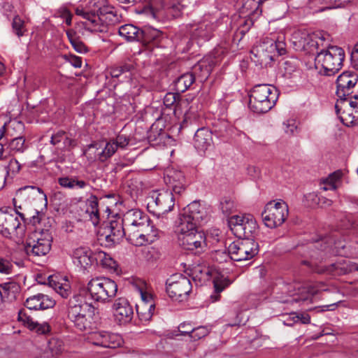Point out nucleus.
<instances>
[{
  "label": "nucleus",
  "instance_id": "obj_62",
  "mask_svg": "<svg viewBox=\"0 0 358 358\" xmlns=\"http://www.w3.org/2000/svg\"><path fill=\"white\" fill-rule=\"evenodd\" d=\"M29 329L36 331V332L40 334H45L50 331V327L48 322L38 323L34 320Z\"/></svg>",
  "mask_w": 358,
  "mask_h": 358
},
{
  "label": "nucleus",
  "instance_id": "obj_38",
  "mask_svg": "<svg viewBox=\"0 0 358 358\" xmlns=\"http://www.w3.org/2000/svg\"><path fill=\"white\" fill-rule=\"evenodd\" d=\"M141 32V29L131 24L122 25L118 29L120 36L129 42L140 41Z\"/></svg>",
  "mask_w": 358,
  "mask_h": 358
},
{
  "label": "nucleus",
  "instance_id": "obj_11",
  "mask_svg": "<svg viewBox=\"0 0 358 358\" xmlns=\"http://www.w3.org/2000/svg\"><path fill=\"white\" fill-rule=\"evenodd\" d=\"M217 25L207 20L195 24H189L185 27V34L180 42V45H186V48L189 49L192 45L193 41H196L197 43L201 41H208L213 35V32L215 30Z\"/></svg>",
  "mask_w": 358,
  "mask_h": 358
},
{
  "label": "nucleus",
  "instance_id": "obj_55",
  "mask_svg": "<svg viewBox=\"0 0 358 358\" xmlns=\"http://www.w3.org/2000/svg\"><path fill=\"white\" fill-rule=\"evenodd\" d=\"M14 262L8 257L0 255V273L10 275L13 273Z\"/></svg>",
  "mask_w": 358,
  "mask_h": 358
},
{
  "label": "nucleus",
  "instance_id": "obj_63",
  "mask_svg": "<svg viewBox=\"0 0 358 358\" xmlns=\"http://www.w3.org/2000/svg\"><path fill=\"white\" fill-rule=\"evenodd\" d=\"M117 145V149H124L129 143L130 139L126 135L118 134L112 138Z\"/></svg>",
  "mask_w": 358,
  "mask_h": 358
},
{
  "label": "nucleus",
  "instance_id": "obj_2",
  "mask_svg": "<svg viewBox=\"0 0 358 358\" xmlns=\"http://www.w3.org/2000/svg\"><path fill=\"white\" fill-rule=\"evenodd\" d=\"M104 0H90L85 8H77L76 13L83 17L84 27L91 32H105L108 25L117 20L115 8Z\"/></svg>",
  "mask_w": 358,
  "mask_h": 358
},
{
  "label": "nucleus",
  "instance_id": "obj_14",
  "mask_svg": "<svg viewBox=\"0 0 358 358\" xmlns=\"http://www.w3.org/2000/svg\"><path fill=\"white\" fill-rule=\"evenodd\" d=\"M288 215V206L283 201L268 202L262 217L264 224L271 229L282 225Z\"/></svg>",
  "mask_w": 358,
  "mask_h": 358
},
{
  "label": "nucleus",
  "instance_id": "obj_24",
  "mask_svg": "<svg viewBox=\"0 0 358 358\" xmlns=\"http://www.w3.org/2000/svg\"><path fill=\"white\" fill-rule=\"evenodd\" d=\"M183 213L189 217L197 225H201L208 220V214L206 208L196 201L187 205L183 209Z\"/></svg>",
  "mask_w": 358,
  "mask_h": 358
},
{
  "label": "nucleus",
  "instance_id": "obj_43",
  "mask_svg": "<svg viewBox=\"0 0 358 358\" xmlns=\"http://www.w3.org/2000/svg\"><path fill=\"white\" fill-rule=\"evenodd\" d=\"M197 0H170L166 5V8L170 10L173 16H177L182 10L194 6Z\"/></svg>",
  "mask_w": 358,
  "mask_h": 358
},
{
  "label": "nucleus",
  "instance_id": "obj_25",
  "mask_svg": "<svg viewBox=\"0 0 358 358\" xmlns=\"http://www.w3.org/2000/svg\"><path fill=\"white\" fill-rule=\"evenodd\" d=\"M183 213L189 217L197 225H201L208 220V214L206 208L196 201L187 205L183 209Z\"/></svg>",
  "mask_w": 358,
  "mask_h": 358
},
{
  "label": "nucleus",
  "instance_id": "obj_22",
  "mask_svg": "<svg viewBox=\"0 0 358 358\" xmlns=\"http://www.w3.org/2000/svg\"><path fill=\"white\" fill-rule=\"evenodd\" d=\"M140 294L141 301L136 304V312L141 321L148 322L153 315L155 305L150 294L141 290Z\"/></svg>",
  "mask_w": 358,
  "mask_h": 358
},
{
  "label": "nucleus",
  "instance_id": "obj_59",
  "mask_svg": "<svg viewBox=\"0 0 358 358\" xmlns=\"http://www.w3.org/2000/svg\"><path fill=\"white\" fill-rule=\"evenodd\" d=\"M336 103L345 108L350 107L354 110H358V96H355L353 98L349 96L340 97L337 100Z\"/></svg>",
  "mask_w": 358,
  "mask_h": 358
},
{
  "label": "nucleus",
  "instance_id": "obj_42",
  "mask_svg": "<svg viewBox=\"0 0 358 358\" xmlns=\"http://www.w3.org/2000/svg\"><path fill=\"white\" fill-rule=\"evenodd\" d=\"M1 166L3 167L4 171L6 172L4 180L8 178L12 179L15 176H16L20 172L21 169L20 164L16 159L13 157H10L6 159H2Z\"/></svg>",
  "mask_w": 358,
  "mask_h": 358
},
{
  "label": "nucleus",
  "instance_id": "obj_13",
  "mask_svg": "<svg viewBox=\"0 0 358 358\" xmlns=\"http://www.w3.org/2000/svg\"><path fill=\"white\" fill-rule=\"evenodd\" d=\"M285 52V42L274 37H266L259 45L252 50V53L259 58L261 63L273 60L276 55H282Z\"/></svg>",
  "mask_w": 358,
  "mask_h": 358
},
{
  "label": "nucleus",
  "instance_id": "obj_60",
  "mask_svg": "<svg viewBox=\"0 0 358 358\" xmlns=\"http://www.w3.org/2000/svg\"><path fill=\"white\" fill-rule=\"evenodd\" d=\"M209 329L204 326H200L196 328L192 327V334H190V338L193 341H196L205 337L209 334Z\"/></svg>",
  "mask_w": 358,
  "mask_h": 358
},
{
  "label": "nucleus",
  "instance_id": "obj_3",
  "mask_svg": "<svg viewBox=\"0 0 358 358\" xmlns=\"http://www.w3.org/2000/svg\"><path fill=\"white\" fill-rule=\"evenodd\" d=\"M330 252L333 254L338 252V251H334V249L330 248L329 245L324 243L320 251L314 252L310 255V262L303 261V263L308 265L314 272L320 274L342 275L358 271V264L347 259L340 258L334 263L327 264V253Z\"/></svg>",
  "mask_w": 358,
  "mask_h": 358
},
{
  "label": "nucleus",
  "instance_id": "obj_4",
  "mask_svg": "<svg viewBox=\"0 0 358 358\" xmlns=\"http://www.w3.org/2000/svg\"><path fill=\"white\" fill-rule=\"evenodd\" d=\"M15 216L25 225L28 210L30 206L34 208L47 207V196L42 189L35 186H25L19 189L13 199Z\"/></svg>",
  "mask_w": 358,
  "mask_h": 358
},
{
  "label": "nucleus",
  "instance_id": "obj_9",
  "mask_svg": "<svg viewBox=\"0 0 358 358\" xmlns=\"http://www.w3.org/2000/svg\"><path fill=\"white\" fill-rule=\"evenodd\" d=\"M25 225L11 210L0 208V234L3 237L20 242L24 236Z\"/></svg>",
  "mask_w": 358,
  "mask_h": 358
},
{
  "label": "nucleus",
  "instance_id": "obj_35",
  "mask_svg": "<svg viewBox=\"0 0 358 358\" xmlns=\"http://www.w3.org/2000/svg\"><path fill=\"white\" fill-rule=\"evenodd\" d=\"M335 108L341 121L347 127H350L358 122V110H354L350 107L345 108L336 103Z\"/></svg>",
  "mask_w": 358,
  "mask_h": 358
},
{
  "label": "nucleus",
  "instance_id": "obj_12",
  "mask_svg": "<svg viewBox=\"0 0 358 358\" xmlns=\"http://www.w3.org/2000/svg\"><path fill=\"white\" fill-rule=\"evenodd\" d=\"M229 227L239 239L251 238L257 229V223L250 214L232 215L228 219Z\"/></svg>",
  "mask_w": 358,
  "mask_h": 358
},
{
  "label": "nucleus",
  "instance_id": "obj_50",
  "mask_svg": "<svg viewBox=\"0 0 358 358\" xmlns=\"http://www.w3.org/2000/svg\"><path fill=\"white\" fill-rule=\"evenodd\" d=\"M117 145L112 138L106 142L101 152L97 154V159L101 162H106L110 158L117 150Z\"/></svg>",
  "mask_w": 358,
  "mask_h": 358
},
{
  "label": "nucleus",
  "instance_id": "obj_53",
  "mask_svg": "<svg viewBox=\"0 0 358 358\" xmlns=\"http://www.w3.org/2000/svg\"><path fill=\"white\" fill-rule=\"evenodd\" d=\"M133 65L130 64H124L122 66L112 68L110 70V76L113 78H120L124 75L125 78L130 77V72L133 69Z\"/></svg>",
  "mask_w": 358,
  "mask_h": 358
},
{
  "label": "nucleus",
  "instance_id": "obj_52",
  "mask_svg": "<svg viewBox=\"0 0 358 358\" xmlns=\"http://www.w3.org/2000/svg\"><path fill=\"white\" fill-rule=\"evenodd\" d=\"M341 177V172H334L329 176L328 178L323 180V186L321 189L324 191L335 190L337 188L336 182Z\"/></svg>",
  "mask_w": 358,
  "mask_h": 358
},
{
  "label": "nucleus",
  "instance_id": "obj_30",
  "mask_svg": "<svg viewBox=\"0 0 358 358\" xmlns=\"http://www.w3.org/2000/svg\"><path fill=\"white\" fill-rule=\"evenodd\" d=\"M140 42L153 47H162L165 39L164 34L158 29L145 27L141 29Z\"/></svg>",
  "mask_w": 358,
  "mask_h": 358
},
{
  "label": "nucleus",
  "instance_id": "obj_26",
  "mask_svg": "<svg viewBox=\"0 0 358 358\" xmlns=\"http://www.w3.org/2000/svg\"><path fill=\"white\" fill-rule=\"evenodd\" d=\"M164 180L176 194H182L185 189L186 180L181 171L173 169L167 171L164 176Z\"/></svg>",
  "mask_w": 358,
  "mask_h": 358
},
{
  "label": "nucleus",
  "instance_id": "obj_45",
  "mask_svg": "<svg viewBox=\"0 0 358 358\" xmlns=\"http://www.w3.org/2000/svg\"><path fill=\"white\" fill-rule=\"evenodd\" d=\"M98 203V199L95 196H91L87 201L86 213H89L90 218L94 225H97L99 222Z\"/></svg>",
  "mask_w": 358,
  "mask_h": 358
},
{
  "label": "nucleus",
  "instance_id": "obj_58",
  "mask_svg": "<svg viewBox=\"0 0 358 358\" xmlns=\"http://www.w3.org/2000/svg\"><path fill=\"white\" fill-rule=\"evenodd\" d=\"M106 342H107V348H116L122 343V338L120 334L106 331Z\"/></svg>",
  "mask_w": 358,
  "mask_h": 358
},
{
  "label": "nucleus",
  "instance_id": "obj_47",
  "mask_svg": "<svg viewBox=\"0 0 358 358\" xmlns=\"http://www.w3.org/2000/svg\"><path fill=\"white\" fill-rule=\"evenodd\" d=\"M94 258L97 264L99 263L103 267L115 270L117 266L112 257L103 251L95 252Z\"/></svg>",
  "mask_w": 358,
  "mask_h": 358
},
{
  "label": "nucleus",
  "instance_id": "obj_37",
  "mask_svg": "<svg viewBox=\"0 0 358 358\" xmlns=\"http://www.w3.org/2000/svg\"><path fill=\"white\" fill-rule=\"evenodd\" d=\"M95 308L89 310L85 313H79L75 316V318H69L74 324V326L80 331L86 330L90 328L93 319Z\"/></svg>",
  "mask_w": 358,
  "mask_h": 358
},
{
  "label": "nucleus",
  "instance_id": "obj_8",
  "mask_svg": "<svg viewBox=\"0 0 358 358\" xmlns=\"http://www.w3.org/2000/svg\"><path fill=\"white\" fill-rule=\"evenodd\" d=\"M87 291L92 300L105 303L110 302L116 296L117 285L108 278H94L88 282Z\"/></svg>",
  "mask_w": 358,
  "mask_h": 358
},
{
  "label": "nucleus",
  "instance_id": "obj_46",
  "mask_svg": "<svg viewBox=\"0 0 358 358\" xmlns=\"http://www.w3.org/2000/svg\"><path fill=\"white\" fill-rule=\"evenodd\" d=\"M66 32L71 45L76 52L85 53L88 51L87 47L81 41L80 36L73 29H68Z\"/></svg>",
  "mask_w": 358,
  "mask_h": 358
},
{
  "label": "nucleus",
  "instance_id": "obj_49",
  "mask_svg": "<svg viewBox=\"0 0 358 358\" xmlns=\"http://www.w3.org/2000/svg\"><path fill=\"white\" fill-rule=\"evenodd\" d=\"M63 350V342L57 338H52L49 341L45 355L48 358H55L62 353Z\"/></svg>",
  "mask_w": 358,
  "mask_h": 358
},
{
  "label": "nucleus",
  "instance_id": "obj_17",
  "mask_svg": "<svg viewBox=\"0 0 358 358\" xmlns=\"http://www.w3.org/2000/svg\"><path fill=\"white\" fill-rule=\"evenodd\" d=\"M104 237L107 244L112 245L119 243L123 237L127 240V232L122 218L111 220L104 224L101 237Z\"/></svg>",
  "mask_w": 358,
  "mask_h": 358
},
{
  "label": "nucleus",
  "instance_id": "obj_18",
  "mask_svg": "<svg viewBox=\"0 0 358 358\" xmlns=\"http://www.w3.org/2000/svg\"><path fill=\"white\" fill-rule=\"evenodd\" d=\"M180 245L186 250L197 254L206 246V236L203 231H195L178 236Z\"/></svg>",
  "mask_w": 358,
  "mask_h": 358
},
{
  "label": "nucleus",
  "instance_id": "obj_23",
  "mask_svg": "<svg viewBox=\"0 0 358 358\" xmlns=\"http://www.w3.org/2000/svg\"><path fill=\"white\" fill-rule=\"evenodd\" d=\"M183 213L189 217L197 225H201L208 220V214L206 208L196 201L187 205L183 209Z\"/></svg>",
  "mask_w": 358,
  "mask_h": 358
},
{
  "label": "nucleus",
  "instance_id": "obj_19",
  "mask_svg": "<svg viewBox=\"0 0 358 358\" xmlns=\"http://www.w3.org/2000/svg\"><path fill=\"white\" fill-rule=\"evenodd\" d=\"M52 236L48 230L42 231L33 243H29L25 246V250L29 255L44 256L47 255L51 248Z\"/></svg>",
  "mask_w": 358,
  "mask_h": 358
},
{
  "label": "nucleus",
  "instance_id": "obj_44",
  "mask_svg": "<svg viewBox=\"0 0 358 358\" xmlns=\"http://www.w3.org/2000/svg\"><path fill=\"white\" fill-rule=\"evenodd\" d=\"M195 76L192 73H187L180 76L175 81V87L178 92H185L194 83Z\"/></svg>",
  "mask_w": 358,
  "mask_h": 358
},
{
  "label": "nucleus",
  "instance_id": "obj_61",
  "mask_svg": "<svg viewBox=\"0 0 358 358\" xmlns=\"http://www.w3.org/2000/svg\"><path fill=\"white\" fill-rule=\"evenodd\" d=\"M199 70L202 72L201 77L206 79L210 74L212 66L210 64H207L206 61H201L194 66V73H196Z\"/></svg>",
  "mask_w": 358,
  "mask_h": 358
},
{
  "label": "nucleus",
  "instance_id": "obj_34",
  "mask_svg": "<svg viewBox=\"0 0 358 358\" xmlns=\"http://www.w3.org/2000/svg\"><path fill=\"white\" fill-rule=\"evenodd\" d=\"M24 130V125L22 122L17 120H11L8 122L5 123L0 129V139H1L3 136L8 138V137L13 138L21 136Z\"/></svg>",
  "mask_w": 358,
  "mask_h": 358
},
{
  "label": "nucleus",
  "instance_id": "obj_5",
  "mask_svg": "<svg viewBox=\"0 0 358 358\" xmlns=\"http://www.w3.org/2000/svg\"><path fill=\"white\" fill-rule=\"evenodd\" d=\"M315 66L320 72L326 76L337 73L343 66L345 59V51L338 46L327 45L326 42L315 52Z\"/></svg>",
  "mask_w": 358,
  "mask_h": 358
},
{
  "label": "nucleus",
  "instance_id": "obj_40",
  "mask_svg": "<svg viewBox=\"0 0 358 358\" xmlns=\"http://www.w3.org/2000/svg\"><path fill=\"white\" fill-rule=\"evenodd\" d=\"M48 282L55 292L63 298H67L71 294V286L66 278L59 281L55 280L52 276H50Z\"/></svg>",
  "mask_w": 358,
  "mask_h": 358
},
{
  "label": "nucleus",
  "instance_id": "obj_57",
  "mask_svg": "<svg viewBox=\"0 0 358 358\" xmlns=\"http://www.w3.org/2000/svg\"><path fill=\"white\" fill-rule=\"evenodd\" d=\"M298 322H301L302 324H309L310 322V317L306 313H292L284 323L286 325L291 326L293 323Z\"/></svg>",
  "mask_w": 358,
  "mask_h": 358
},
{
  "label": "nucleus",
  "instance_id": "obj_54",
  "mask_svg": "<svg viewBox=\"0 0 358 358\" xmlns=\"http://www.w3.org/2000/svg\"><path fill=\"white\" fill-rule=\"evenodd\" d=\"M220 208L224 215L229 216L236 211V205L232 199L229 197H224L220 201Z\"/></svg>",
  "mask_w": 358,
  "mask_h": 358
},
{
  "label": "nucleus",
  "instance_id": "obj_48",
  "mask_svg": "<svg viewBox=\"0 0 358 358\" xmlns=\"http://www.w3.org/2000/svg\"><path fill=\"white\" fill-rule=\"evenodd\" d=\"M27 148L28 144L23 136L13 137L8 143L10 152L13 153H22Z\"/></svg>",
  "mask_w": 358,
  "mask_h": 358
},
{
  "label": "nucleus",
  "instance_id": "obj_6",
  "mask_svg": "<svg viewBox=\"0 0 358 358\" xmlns=\"http://www.w3.org/2000/svg\"><path fill=\"white\" fill-rule=\"evenodd\" d=\"M278 92L273 85L260 84L255 85L250 92L249 108L256 113H265L275 104Z\"/></svg>",
  "mask_w": 358,
  "mask_h": 358
},
{
  "label": "nucleus",
  "instance_id": "obj_51",
  "mask_svg": "<svg viewBox=\"0 0 358 358\" xmlns=\"http://www.w3.org/2000/svg\"><path fill=\"white\" fill-rule=\"evenodd\" d=\"M106 331H97L91 332L87 336V341L94 345L107 348Z\"/></svg>",
  "mask_w": 358,
  "mask_h": 358
},
{
  "label": "nucleus",
  "instance_id": "obj_32",
  "mask_svg": "<svg viewBox=\"0 0 358 358\" xmlns=\"http://www.w3.org/2000/svg\"><path fill=\"white\" fill-rule=\"evenodd\" d=\"M94 308L92 304L84 301L83 298L79 295H75L71 298L68 304V317L75 318L79 313H85Z\"/></svg>",
  "mask_w": 358,
  "mask_h": 358
},
{
  "label": "nucleus",
  "instance_id": "obj_28",
  "mask_svg": "<svg viewBox=\"0 0 358 358\" xmlns=\"http://www.w3.org/2000/svg\"><path fill=\"white\" fill-rule=\"evenodd\" d=\"M24 305L29 310H45L53 308L55 301L48 295L38 293L28 297Z\"/></svg>",
  "mask_w": 358,
  "mask_h": 358
},
{
  "label": "nucleus",
  "instance_id": "obj_36",
  "mask_svg": "<svg viewBox=\"0 0 358 358\" xmlns=\"http://www.w3.org/2000/svg\"><path fill=\"white\" fill-rule=\"evenodd\" d=\"M20 286L13 282L0 284V298L3 303L14 301L20 293Z\"/></svg>",
  "mask_w": 358,
  "mask_h": 358
},
{
  "label": "nucleus",
  "instance_id": "obj_15",
  "mask_svg": "<svg viewBox=\"0 0 358 358\" xmlns=\"http://www.w3.org/2000/svg\"><path fill=\"white\" fill-rule=\"evenodd\" d=\"M230 259L241 262L253 258L259 252V245L252 238H242L232 242L228 247Z\"/></svg>",
  "mask_w": 358,
  "mask_h": 358
},
{
  "label": "nucleus",
  "instance_id": "obj_29",
  "mask_svg": "<svg viewBox=\"0 0 358 358\" xmlns=\"http://www.w3.org/2000/svg\"><path fill=\"white\" fill-rule=\"evenodd\" d=\"M94 252L87 247H79L72 254L73 263L83 269H86L94 262Z\"/></svg>",
  "mask_w": 358,
  "mask_h": 358
},
{
  "label": "nucleus",
  "instance_id": "obj_39",
  "mask_svg": "<svg viewBox=\"0 0 358 358\" xmlns=\"http://www.w3.org/2000/svg\"><path fill=\"white\" fill-rule=\"evenodd\" d=\"M197 226L189 217L182 213L180 216L176 231L178 234V236H181L189 232L197 231Z\"/></svg>",
  "mask_w": 358,
  "mask_h": 358
},
{
  "label": "nucleus",
  "instance_id": "obj_21",
  "mask_svg": "<svg viewBox=\"0 0 358 358\" xmlns=\"http://www.w3.org/2000/svg\"><path fill=\"white\" fill-rule=\"evenodd\" d=\"M113 313L119 324H127L131 321L134 315L132 306L125 298L117 299L113 304Z\"/></svg>",
  "mask_w": 358,
  "mask_h": 358
},
{
  "label": "nucleus",
  "instance_id": "obj_7",
  "mask_svg": "<svg viewBox=\"0 0 358 358\" xmlns=\"http://www.w3.org/2000/svg\"><path fill=\"white\" fill-rule=\"evenodd\" d=\"M192 276L194 281H198L201 284L213 279L215 288V294L210 296L213 302L219 301L220 294L231 284V281L227 277L215 268L202 265H196L193 267Z\"/></svg>",
  "mask_w": 358,
  "mask_h": 358
},
{
  "label": "nucleus",
  "instance_id": "obj_1",
  "mask_svg": "<svg viewBox=\"0 0 358 358\" xmlns=\"http://www.w3.org/2000/svg\"><path fill=\"white\" fill-rule=\"evenodd\" d=\"M122 220L127 232V241L135 246L150 244L157 237V229L151 224L149 217L140 210L127 211Z\"/></svg>",
  "mask_w": 358,
  "mask_h": 358
},
{
  "label": "nucleus",
  "instance_id": "obj_27",
  "mask_svg": "<svg viewBox=\"0 0 358 358\" xmlns=\"http://www.w3.org/2000/svg\"><path fill=\"white\" fill-rule=\"evenodd\" d=\"M152 203L157 208L155 214L159 216L161 214H166L173 209L175 205V198L171 192L163 191L157 194V196L152 200Z\"/></svg>",
  "mask_w": 358,
  "mask_h": 358
},
{
  "label": "nucleus",
  "instance_id": "obj_10",
  "mask_svg": "<svg viewBox=\"0 0 358 358\" xmlns=\"http://www.w3.org/2000/svg\"><path fill=\"white\" fill-rule=\"evenodd\" d=\"M291 41L296 51L315 55L320 47L324 46L326 38L322 33L308 34L306 31H296L292 34Z\"/></svg>",
  "mask_w": 358,
  "mask_h": 358
},
{
  "label": "nucleus",
  "instance_id": "obj_41",
  "mask_svg": "<svg viewBox=\"0 0 358 358\" xmlns=\"http://www.w3.org/2000/svg\"><path fill=\"white\" fill-rule=\"evenodd\" d=\"M58 183L64 188L73 189H85L89 186V184L83 180H80L76 176H65L58 178Z\"/></svg>",
  "mask_w": 358,
  "mask_h": 358
},
{
  "label": "nucleus",
  "instance_id": "obj_20",
  "mask_svg": "<svg viewBox=\"0 0 358 358\" xmlns=\"http://www.w3.org/2000/svg\"><path fill=\"white\" fill-rule=\"evenodd\" d=\"M358 81V76L350 71L343 72L336 80V95L338 98L349 96Z\"/></svg>",
  "mask_w": 358,
  "mask_h": 358
},
{
  "label": "nucleus",
  "instance_id": "obj_64",
  "mask_svg": "<svg viewBox=\"0 0 358 358\" xmlns=\"http://www.w3.org/2000/svg\"><path fill=\"white\" fill-rule=\"evenodd\" d=\"M17 320L28 328L30 327L31 324H32L34 322L33 318L28 315L25 310H20L18 312Z\"/></svg>",
  "mask_w": 358,
  "mask_h": 358
},
{
  "label": "nucleus",
  "instance_id": "obj_33",
  "mask_svg": "<svg viewBox=\"0 0 358 358\" xmlns=\"http://www.w3.org/2000/svg\"><path fill=\"white\" fill-rule=\"evenodd\" d=\"M50 143L61 150H69L76 145V141L71 138L69 134L63 131L52 134Z\"/></svg>",
  "mask_w": 358,
  "mask_h": 358
},
{
  "label": "nucleus",
  "instance_id": "obj_16",
  "mask_svg": "<svg viewBox=\"0 0 358 358\" xmlns=\"http://www.w3.org/2000/svg\"><path fill=\"white\" fill-rule=\"evenodd\" d=\"M166 290L173 300L183 301L187 299L192 291L190 280L182 275H174L166 281Z\"/></svg>",
  "mask_w": 358,
  "mask_h": 358
},
{
  "label": "nucleus",
  "instance_id": "obj_31",
  "mask_svg": "<svg viewBox=\"0 0 358 358\" xmlns=\"http://www.w3.org/2000/svg\"><path fill=\"white\" fill-rule=\"evenodd\" d=\"M213 143V134L210 130L206 128L199 129L194 137V146L200 152L207 150Z\"/></svg>",
  "mask_w": 358,
  "mask_h": 358
},
{
  "label": "nucleus",
  "instance_id": "obj_56",
  "mask_svg": "<svg viewBox=\"0 0 358 358\" xmlns=\"http://www.w3.org/2000/svg\"><path fill=\"white\" fill-rule=\"evenodd\" d=\"M13 14L14 17L12 22L13 30L18 37L22 36L26 31L24 22L15 13Z\"/></svg>",
  "mask_w": 358,
  "mask_h": 358
}]
</instances>
